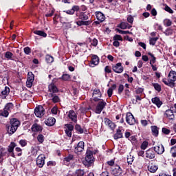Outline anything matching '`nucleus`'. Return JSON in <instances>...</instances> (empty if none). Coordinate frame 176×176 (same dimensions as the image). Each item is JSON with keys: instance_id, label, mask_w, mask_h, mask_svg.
Returning <instances> with one entry per match:
<instances>
[{"instance_id": "412c9836", "label": "nucleus", "mask_w": 176, "mask_h": 176, "mask_svg": "<svg viewBox=\"0 0 176 176\" xmlns=\"http://www.w3.org/2000/svg\"><path fill=\"white\" fill-rule=\"evenodd\" d=\"M79 10H80V7H79V6H73L71 10H68L64 12L67 14L72 15L75 14V12H79Z\"/></svg>"}, {"instance_id": "1a4fd4ad", "label": "nucleus", "mask_w": 176, "mask_h": 176, "mask_svg": "<svg viewBox=\"0 0 176 176\" xmlns=\"http://www.w3.org/2000/svg\"><path fill=\"white\" fill-rule=\"evenodd\" d=\"M126 122L130 126H133L135 123V118H134L133 113H131V112L126 113Z\"/></svg>"}, {"instance_id": "bf43d9fd", "label": "nucleus", "mask_w": 176, "mask_h": 176, "mask_svg": "<svg viewBox=\"0 0 176 176\" xmlns=\"http://www.w3.org/2000/svg\"><path fill=\"white\" fill-rule=\"evenodd\" d=\"M164 10H166V12H168V13H170V14H173V13H174V11L173 10V9H171V8H170L167 5H166L165 6Z\"/></svg>"}, {"instance_id": "7c9ffc66", "label": "nucleus", "mask_w": 176, "mask_h": 176, "mask_svg": "<svg viewBox=\"0 0 176 176\" xmlns=\"http://www.w3.org/2000/svg\"><path fill=\"white\" fill-rule=\"evenodd\" d=\"M4 56L6 58H7V60H12V61H16V58L13 57V53H12L11 52H6Z\"/></svg>"}, {"instance_id": "c03bdc74", "label": "nucleus", "mask_w": 176, "mask_h": 176, "mask_svg": "<svg viewBox=\"0 0 176 176\" xmlns=\"http://www.w3.org/2000/svg\"><path fill=\"white\" fill-rule=\"evenodd\" d=\"M116 31L119 33L121 34V35H127V34H131L133 32L129 31V30H122L120 29H116Z\"/></svg>"}, {"instance_id": "39448f33", "label": "nucleus", "mask_w": 176, "mask_h": 176, "mask_svg": "<svg viewBox=\"0 0 176 176\" xmlns=\"http://www.w3.org/2000/svg\"><path fill=\"white\" fill-rule=\"evenodd\" d=\"M48 91L50 92L48 97H54V94H56V93H58V88L56 84L52 82L48 85Z\"/></svg>"}, {"instance_id": "58836bf2", "label": "nucleus", "mask_w": 176, "mask_h": 176, "mask_svg": "<svg viewBox=\"0 0 176 176\" xmlns=\"http://www.w3.org/2000/svg\"><path fill=\"white\" fill-rule=\"evenodd\" d=\"M159 40V37H152L149 39V44L152 45V46H155L156 45V42Z\"/></svg>"}, {"instance_id": "a211bd4d", "label": "nucleus", "mask_w": 176, "mask_h": 176, "mask_svg": "<svg viewBox=\"0 0 176 176\" xmlns=\"http://www.w3.org/2000/svg\"><path fill=\"white\" fill-rule=\"evenodd\" d=\"M153 149H154V152L157 155H163L164 153V146L163 144L155 146L153 147Z\"/></svg>"}, {"instance_id": "8fccbe9b", "label": "nucleus", "mask_w": 176, "mask_h": 176, "mask_svg": "<svg viewBox=\"0 0 176 176\" xmlns=\"http://www.w3.org/2000/svg\"><path fill=\"white\" fill-rule=\"evenodd\" d=\"M170 153L172 157H176V146L171 147Z\"/></svg>"}, {"instance_id": "2f4dec72", "label": "nucleus", "mask_w": 176, "mask_h": 176, "mask_svg": "<svg viewBox=\"0 0 176 176\" xmlns=\"http://www.w3.org/2000/svg\"><path fill=\"white\" fill-rule=\"evenodd\" d=\"M33 33H34L35 35H38V36H42L43 38H46V36H47V34L42 30H34Z\"/></svg>"}, {"instance_id": "a18cd8bd", "label": "nucleus", "mask_w": 176, "mask_h": 176, "mask_svg": "<svg viewBox=\"0 0 176 176\" xmlns=\"http://www.w3.org/2000/svg\"><path fill=\"white\" fill-rule=\"evenodd\" d=\"M148 145H149V143L148 142V141L144 140L141 146H140V148L142 149V151H145V149H146V148H148Z\"/></svg>"}, {"instance_id": "f8f14e48", "label": "nucleus", "mask_w": 176, "mask_h": 176, "mask_svg": "<svg viewBox=\"0 0 176 176\" xmlns=\"http://www.w3.org/2000/svg\"><path fill=\"white\" fill-rule=\"evenodd\" d=\"M85 151V142L80 141L78 143L76 146L74 147L75 153H80V152H83Z\"/></svg>"}, {"instance_id": "2eb2a0df", "label": "nucleus", "mask_w": 176, "mask_h": 176, "mask_svg": "<svg viewBox=\"0 0 176 176\" xmlns=\"http://www.w3.org/2000/svg\"><path fill=\"white\" fill-rule=\"evenodd\" d=\"M104 124L106 126H108L111 130H115L116 128V124H115L113 122H112L109 118H104Z\"/></svg>"}, {"instance_id": "e433bc0d", "label": "nucleus", "mask_w": 176, "mask_h": 176, "mask_svg": "<svg viewBox=\"0 0 176 176\" xmlns=\"http://www.w3.org/2000/svg\"><path fill=\"white\" fill-rule=\"evenodd\" d=\"M75 130L78 132V134H83L84 133L83 129H82V126H80V125L78 124L75 125Z\"/></svg>"}, {"instance_id": "09e8293b", "label": "nucleus", "mask_w": 176, "mask_h": 176, "mask_svg": "<svg viewBox=\"0 0 176 176\" xmlns=\"http://www.w3.org/2000/svg\"><path fill=\"white\" fill-rule=\"evenodd\" d=\"M113 41H120L121 42H123V37H122L119 34H116L113 37Z\"/></svg>"}, {"instance_id": "a19ab883", "label": "nucleus", "mask_w": 176, "mask_h": 176, "mask_svg": "<svg viewBox=\"0 0 176 176\" xmlns=\"http://www.w3.org/2000/svg\"><path fill=\"white\" fill-rule=\"evenodd\" d=\"M164 23V25H165V27H171L172 24H173V21H171L170 19H166L163 21Z\"/></svg>"}, {"instance_id": "9d476101", "label": "nucleus", "mask_w": 176, "mask_h": 176, "mask_svg": "<svg viewBox=\"0 0 176 176\" xmlns=\"http://www.w3.org/2000/svg\"><path fill=\"white\" fill-rule=\"evenodd\" d=\"M45 159H46V157L43 154H41L37 157L36 163L39 168H42V167L45 166Z\"/></svg>"}, {"instance_id": "0eeeda50", "label": "nucleus", "mask_w": 176, "mask_h": 176, "mask_svg": "<svg viewBox=\"0 0 176 176\" xmlns=\"http://www.w3.org/2000/svg\"><path fill=\"white\" fill-rule=\"evenodd\" d=\"M45 108L42 105H38L34 109V114L36 118H42L45 115Z\"/></svg>"}, {"instance_id": "0e129e2a", "label": "nucleus", "mask_w": 176, "mask_h": 176, "mask_svg": "<svg viewBox=\"0 0 176 176\" xmlns=\"http://www.w3.org/2000/svg\"><path fill=\"white\" fill-rule=\"evenodd\" d=\"M135 94H142L144 93V88L139 87L135 91Z\"/></svg>"}, {"instance_id": "3c124183", "label": "nucleus", "mask_w": 176, "mask_h": 176, "mask_svg": "<svg viewBox=\"0 0 176 176\" xmlns=\"http://www.w3.org/2000/svg\"><path fill=\"white\" fill-rule=\"evenodd\" d=\"M65 126L67 127L66 131H74V125H72V124H66Z\"/></svg>"}, {"instance_id": "ddd939ff", "label": "nucleus", "mask_w": 176, "mask_h": 176, "mask_svg": "<svg viewBox=\"0 0 176 176\" xmlns=\"http://www.w3.org/2000/svg\"><path fill=\"white\" fill-rule=\"evenodd\" d=\"M146 157L150 160L155 159L156 157V153H155L153 147L146 151Z\"/></svg>"}, {"instance_id": "9b49d317", "label": "nucleus", "mask_w": 176, "mask_h": 176, "mask_svg": "<svg viewBox=\"0 0 176 176\" xmlns=\"http://www.w3.org/2000/svg\"><path fill=\"white\" fill-rule=\"evenodd\" d=\"M100 64V58L97 55H92L91 61L89 63V67L91 68H94L96 65H98Z\"/></svg>"}, {"instance_id": "13d9d810", "label": "nucleus", "mask_w": 176, "mask_h": 176, "mask_svg": "<svg viewBox=\"0 0 176 176\" xmlns=\"http://www.w3.org/2000/svg\"><path fill=\"white\" fill-rule=\"evenodd\" d=\"M165 35L169 36V35H173V30L170 28H167L164 32Z\"/></svg>"}, {"instance_id": "c756f323", "label": "nucleus", "mask_w": 176, "mask_h": 176, "mask_svg": "<svg viewBox=\"0 0 176 176\" xmlns=\"http://www.w3.org/2000/svg\"><path fill=\"white\" fill-rule=\"evenodd\" d=\"M76 23L78 25V27H82L83 25H90L91 24V21H83L80 19V21H76Z\"/></svg>"}, {"instance_id": "774afa93", "label": "nucleus", "mask_w": 176, "mask_h": 176, "mask_svg": "<svg viewBox=\"0 0 176 176\" xmlns=\"http://www.w3.org/2000/svg\"><path fill=\"white\" fill-rule=\"evenodd\" d=\"M19 144L22 147L27 146V140H21L19 141Z\"/></svg>"}, {"instance_id": "e2e57ef3", "label": "nucleus", "mask_w": 176, "mask_h": 176, "mask_svg": "<svg viewBox=\"0 0 176 176\" xmlns=\"http://www.w3.org/2000/svg\"><path fill=\"white\" fill-rule=\"evenodd\" d=\"M91 45L96 47V46L98 45V40H97V38H94L92 41H91Z\"/></svg>"}, {"instance_id": "4468645a", "label": "nucleus", "mask_w": 176, "mask_h": 176, "mask_svg": "<svg viewBox=\"0 0 176 176\" xmlns=\"http://www.w3.org/2000/svg\"><path fill=\"white\" fill-rule=\"evenodd\" d=\"M112 69L116 74H122L123 72V66L122 65V63H118L115 65L112 66Z\"/></svg>"}, {"instance_id": "7ed1b4c3", "label": "nucleus", "mask_w": 176, "mask_h": 176, "mask_svg": "<svg viewBox=\"0 0 176 176\" xmlns=\"http://www.w3.org/2000/svg\"><path fill=\"white\" fill-rule=\"evenodd\" d=\"M94 160L95 158L94 156H93V152L91 150H87L85 160L82 161L84 166L87 168L94 166Z\"/></svg>"}, {"instance_id": "20e7f679", "label": "nucleus", "mask_w": 176, "mask_h": 176, "mask_svg": "<svg viewBox=\"0 0 176 176\" xmlns=\"http://www.w3.org/2000/svg\"><path fill=\"white\" fill-rule=\"evenodd\" d=\"M110 172L111 175L120 176L123 174V169H122V167L118 165V164H116L113 167H111Z\"/></svg>"}, {"instance_id": "de8ad7c7", "label": "nucleus", "mask_w": 176, "mask_h": 176, "mask_svg": "<svg viewBox=\"0 0 176 176\" xmlns=\"http://www.w3.org/2000/svg\"><path fill=\"white\" fill-rule=\"evenodd\" d=\"M37 141L40 144H43V142L45 141V136H43V135H42V134H38L37 136Z\"/></svg>"}, {"instance_id": "6e6d98bb", "label": "nucleus", "mask_w": 176, "mask_h": 176, "mask_svg": "<svg viewBox=\"0 0 176 176\" xmlns=\"http://www.w3.org/2000/svg\"><path fill=\"white\" fill-rule=\"evenodd\" d=\"M162 131L165 135H168L171 133V131L166 127H163Z\"/></svg>"}, {"instance_id": "6e6552de", "label": "nucleus", "mask_w": 176, "mask_h": 176, "mask_svg": "<svg viewBox=\"0 0 176 176\" xmlns=\"http://www.w3.org/2000/svg\"><path fill=\"white\" fill-rule=\"evenodd\" d=\"M35 79V76L34 74H32V72H30L28 73V78H27V81H26V86L29 89L30 87H32V83L34 82V80Z\"/></svg>"}, {"instance_id": "ea45409f", "label": "nucleus", "mask_w": 176, "mask_h": 176, "mask_svg": "<svg viewBox=\"0 0 176 176\" xmlns=\"http://www.w3.org/2000/svg\"><path fill=\"white\" fill-rule=\"evenodd\" d=\"M13 108H14V104H13V103H12V102H9L6 104L4 109L7 111H12V109H13Z\"/></svg>"}, {"instance_id": "bb28decb", "label": "nucleus", "mask_w": 176, "mask_h": 176, "mask_svg": "<svg viewBox=\"0 0 176 176\" xmlns=\"http://www.w3.org/2000/svg\"><path fill=\"white\" fill-rule=\"evenodd\" d=\"M114 140H119L120 138H123V132H122V129L120 127L117 129L116 133L113 135Z\"/></svg>"}, {"instance_id": "b1692460", "label": "nucleus", "mask_w": 176, "mask_h": 176, "mask_svg": "<svg viewBox=\"0 0 176 176\" xmlns=\"http://www.w3.org/2000/svg\"><path fill=\"white\" fill-rule=\"evenodd\" d=\"M95 14L96 16V19L98 21H100V23H103L105 20V15L100 12V11H96L95 12Z\"/></svg>"}, {"instance_id": "f3484780", "label": "nucleus", "mask_w": 176, "mask_h": 176, "mask_svg": "<svg viewBox=\"0 0 176 176\" xmlns=\"http://www.w3.org/2000/svg\"><path fill=\"white\" fill-rule=\"evenodd\" d=\"M76 16L78 17L79 20L89 21V17H90V14H89V13H87L86 12H80L78 15V14H76Z\"/></svg>"}, {"instance_id": "f03ea898", "label": "nucleus", "mask_w": 176, "mask_h": 176, "mask_svg": "<svg viewBox=\"0 0 176 176\" xmlns=\"http://www.w3.org/2000/svg\"><path fill=\"white\" fill-rule=\"evenodd\" d=\"M162 82L166 85V86H168V87H175L176 82V72L174 70H171L168 75V81L167 78H163Z\"/></svg>"}, {"instance_id": "680f3d73", "label": "nucleus", "mask_w": 176, "mask_h": 176, "mask_svg": "<svg viewBox=\"0 0 176 176\" xmlns=\"http://www.w3.org/2000/svg\"><path fill=\"white\" fill-rule=\"evenodd\" d=\"M123 90H124V85L120 84L118 86V94H121L122 93H123Z\"/></svg>"}, {"instance_id": "72a5a7b5", "label": "nucleus", "mask_w": 176, "mask_h": 176, "mask_svg": "<svg viewBox=\"0 0 176 176\" xmlns=\"http://www.w3.org/2000/svg\"><path fill=\"white\" fill-rule=\"evenodd\" d=\"M152 86L154 87L155 90L157 91V93H160V91H162V85H160L159 83H152Z\"/></svg>"}, {"instance_id": "cd10ccee", "label": "nucleus", "mask_w": 176, "mask_h": 176, "mask_svg": "<svg viewBox=\"0 0 176 176\" xmlns=\"http://www.w3.org/2000/svg\"><path fill=\"white\" fill-rule=\"evenodd\" d=\"M158 168H159V166H157V165H155L153 163H151L148 166V170L150 173H156Z\"/></svg>"}, {"instance_id": "69168bd1", "label": "nucleus", "mask_w": 176, "mask_h": 176, "mask_svg": "<svg viewBox=\"0 0 176 176\" xmlns=\"http://www.w3.org/2000/svg\"><path fill=\"white\" fill-rule=\"evenodd\" d=\"M107 164H108V166H110V167H113V166H115V160H111L110 161H107Z\"/></svg>"}, {"instance_id": "aec40b11", "label": "nucleus", "mask_w": 176, "mask_h": 176, "mask_svg": "<svg viewBox=\"0 0 176 176\" xmlns=\"http://www.w3.org/2000/svg\"><path fill=\"white\" fill-rule=\"evenodd\" d=\"M68 118L72 120V122H74V123H76V122H78V116L74 110H70L69 111Z\"/></svg>"}, {"instance_id": "f704fd0d", "label": "nucleus", "mask_w": 176, "mask_h": 176, "mask_svg": "<svg viewBox=\"0 0 176 176\" xmlns=\"http://www.w3.org/2000/svg\"><path fill=\"white\" fill-rule=\"evenodd\" d=\"M127 25H129V23L127 22H121L119 25H118V28H120L121 30H127Z\"/></svg>"}, {"instance_id": "393cba45", "label": "nucleus", "mask_w": 176, "mask_h": 176, "mask_svg": "<svg viewBox=\"0 0 176 176\" xmlns=\"http://www.w3.org/2000/svg\"><path fill=\"white\" fill-rule=\"evenodd\" d=\"M164 116H166V118H168L169 120H174V118H175V116H174V112H173V110L171 109L166 110L164 113Z\"/></svg>"}, {"instance_id": "603ef678", "label": "nucleus", "mask_w": 176, "mask_h": 176, "mask_svg": "<svg viewBox=\"0 0 176 176\" xmlns=\"http://www.w3.org/2000/svg\"><path fill=\"white\" fill-rule=\"evenodd\" d=\"M74 159V155L72 154H69L68 156L65 157L64 158L65 162H69L71 160Z\"/></svg>"}, {"instance_id": "338daca9", "label": "nucleus", "mask_w": 176, "mask_h": 176, "mask_svg": "<svg viewBox=\"0 0 176 176\" xmlns=\"http://www.w3.org/2000/svg\"><path fill=\"white\" fill-rule=\"evenodd\" d=\"M58 111V108L57 107V106L54 107L51 109V112H52V113H53V115H57Z\"/></svg>"}, {"instance_id": "79ce46f5", "label": "nucleus", "mask_w": 176, "mask_h": 176, "mask_svg": "<svg viewBox=\"0 0 176 176\" xmlns=\"http://www.w3.org/2000/svg\"><path fill=\"white\" fill-rule=\"evenodd\" d=\"M45 60H46V63H47V64H52V63L54 61V58H53V56L50 55H46Z\"/></svg>"}, {"instance_id": "a878e982", "label": "nucleus", "mask_w": 176, "mask_h": 176, "mask_svg": "<svg viewBox=\"0 0 176 176\" xmlns=\"http://www.w3.org/2000/svg\"><path fill=\"white\" fill-rule=\"evenodd\" d=\"M45 124H46V126L52 127V126H54V124H56V118H48V119L45 121Z\"/></svg>"}, {"instance_id": "5fc2aeb1", "label": "nucleus", "mask_w": 176, "mask_h": 176, "mask_svg": "<svg viewBox=\"0 0 176 176\" xmlns=\"http://www.w3.org/2000/svg\"><path fill=\"white\" fill-rule=\"evenodd\" d=\"M98 96V97H101V91H100L99 89H95L94 90V93H93V97H94V96Z\"/></svg>"}, {"instance_id": "423d86ee", "label": "nucleus", "mask_w": 176, "mask_h": 176, "mask_svg": "<svg viewBox=\"0 0 176 176\" xmlns=\"http://www.w3.org/2000/svg\"><path fill=\"white\" fill-rule=\"evenodd\" d=\"M105 107H107V102L101 99L96 105V111H95L96 113H98V115H100V113L102 112Z\"/></svg>"}, {"instance_id": "4be33fe9", "label": "nucleus", "mask_w": 176, "mask_h": 176, "mask_svg": "<svg viewBox=\"0 0 176 176\" xmlns=\"http://www.w3.org/2000/svg\"><path fill=\"white\" fill-rule=\"evenodd\" d=\"M151 102L153 104L156 105L157 108H160L162 105H163V102L160 100V98L155 96L151 99Z\"/></svg>"}, {"instance_id": "473e14b6", "label": "nucleus", "mask_w": 176, "mask_h": 176, "mask_svg": "<svg viewBox=\"0 0 176 176\" xmlns=\"http://www.w3.org/2000/svg\"><path fill=\"white\" fill-rule=\"evenodd\" d=\"M17 146V144L14 142H10L8 146V152H14V148Z\"/></svg>"}, {"instance_id": "dca6fc26", "label": "nucleus", "mask_w": 176, "mask_h": 176, "mask_svg": "<svg viewBox=\"0 0 176 176\" xmlns=\"http://www.w3.org/2000/svg\"><path fill=\"white\" fill-rule=\"evenodd\" d=\"M31 130L33 133H41L43 130V126L38 123H34L32 124Z\"/></svg>"}, {"instance_id": "37998d69", "label": "nucleus", "mask_w": 176, "mask_h": 176, "mask_svg": "<svg viewBox=\"0 0 176 176\" xmlns=\"http://www.w3.org/2000/svg\"><path fill=\"white\" fill-rule=\"evenodd\" d=\"M148 56H150V57H151V59L150 60V65L155 64L156 63V57L155 56V55H153V54L151 52H148Z\"/></svg>"}, {"instance_id": "5701e85b", "label": "nucleus", "mask_w": 176, "mask_h": 176, "mask_svg": "<svg viewBox=\"0 0 176 176\" xmlns=\"http://www.w3.org/2000/svg\"><path fill=\"white\" fill-rule=\"evenodd\" d=\"M6 155H8V151H6V148L0 146V164H2V163H3V157H5Z\"/></svg>"}, {"instance_id": "c85d7f7f", "label": "nucleus", "mask_w": 176, "mask_h": 176, "mask_svg": "<svg viewBox=\"0 0 176 176\" xmlns=\"http://www.w3.org/2000/svg\"><path fill=\"white\" fill-rule=\"evenodd\" d=\"M151 128L152 135L154 137H158L159 136V129H160V128L157 127V126H156V125L151 126Z\"/></svg>"}, {"instance_id": "052dcab7", "label": "nucleus", "mask_w": 176, "mask_h": 176, "mask_svg": "<svg viewBox=\"0 0 176 176\" xmlns=\"http://www.w3.org/2000/svg\"><path fill=\"white\" fill-rule=\"evenodd\" d=\"M133 162H134V157L129 155L127 157V163L128 164H133Z\"/></svg>"}, {"instance_id": "4c0bfd02", "label": "nucleus", "mask_w": 176, "mask_h": 176, "mask_svg": "<svg viewBox=\"0 0 176 176\" xmlns=\"http://www.w3.org/2000/svg\"><path fill=\"white\" fill-rule=\"evenodd\" d=\"M62 80H65V82L71 79V75L68 74H64L62 75V76L60 78Z\"/></svg>"}, {"instance_id": "c9c22d12", "label": "nucleus", "mask_w": 176, "mask_h": 176, "mask_svg": "<svg viewBox=\"0 0 176 176\" xmlns=\"http://www.w3.org/2000/svg\"><path fill=\"white\" fill-rule=\"evenodd\" d=\"M75 174L76 176H85L86 171H85V169H77Z\"/></svg>"}, {"instance_id": "49530a36", "label": "nucleus", "mask_w": 176, "mask_h": 176, "mask_svg": "<svg viewBox=\"0 0 176 176\" xmlns=\"http://www.w3.org/2000/svg\"><path fill=\"white\" fill-rule=\"evenodd\" d=\"M50 98H52V102H54V104H57V102H60V97H58V96L54 95L52 97H50Z\"/></svg>"}, {"instance_id": "4d7b16f0", "label": "nucleus", "mask_w": 176, "mask_h": 176, "mask_svg": "<svg viewBox=\"0 0 176 176\" xmlns=\"http://www.w3.org/2000/svg\"><path fill=\"white\" fill-rule=\"evenodd\" d=\"M23 52L25 54L29 56V54H31V48L30 47H25L23 48Z\"/></svg>"}, {"instance_id": "f257e3e1", "label": "nucleus", "mask_w": 176, "mask_h": 176, "mask_svg": "<svg viewBox=\"0 0 176 176\" xmlns=\"http://www.w3.org/2000/svg\"><path fill=\"white\" fill-rule=\"evenodd\" d=\"M20 120L17 118H10V122L7 125V131L9 135H12L14 134L15 131H17L19 126H20Z\"/></svg>"}, {"instance_id": "6ab92c4d", "label": "nucleus", "mask_w": 176, "mask_h": 176, "mask_svg": "<svg viewBox=\"0 0 176 176\" xmlns=\"http://www.w3.org/2000/svg\"><path fill=\"white\" fill-rule=\"evenodd\" d=\"M9 93H10V88L9 87H5L4 90L1 91L0 94V98L2 100H6V97L9 96Z\"/></svg>"}, {"instance_id": "864d4df0", "label": "nucleus", "mask_w": 176, "mask_h": 176, "mask_svg": "<svg viewBox=\"0 0 176 176\" xmlns=\"http://www.w3.org/2000/svg\"><path fill=\"white\" fill-rule=\"evenodd\" d=\"M0 116H3L4 118H8L9 116V111L3 109V111L0 113Z\"/></svg>"}]
</instances>
